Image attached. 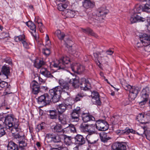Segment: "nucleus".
Returning <instances> with one entry per match:
<instances>
[{"label": "nucleus", "mask_w": 150, "mask_h": 150, "mask_svg": "<svg viewBox=\"0 0 150 150\" xmlns=\"http://www.w3.org/2000/svg\"><path fill=\"white\" fill-rule=\"evenodd\" d=\"M59 83L60 86H56L49 90V93L52 97L47 94L45 93L38 98L37 102L40 105V107L42 108L49 105L51 102V99L54 103L58 102L62 93H66L68 94V91L69 90L71 83L62 79L59 80Z\"/></svg>", "instance_id": "nucleus-1"}, {"label": "nucleus", "mask_w": 150, "mask_h": 150, "mask_svg": "<svg viewBox=\"0 0 150 150\" xmlns=\"http://www.w3.org/2000/svg\"><path fill=\"white\" fill-rule=\"evenodd\" d=\"M4 123L7 129L10 130L12 134H16L18 129H21L19 126L18 120L14 117L13 116L8 115L5 118Z\"/></svg>", "instance_id": "nucleus-2"}, {"label": "nucleus", "mask_w": 150, "mask_h": 150, "mask_svg": "<svg viewBox=\"0 0 150 150\" xmlns=\"http://www.w3.org/2000/svg\"><path fill=\"white\" fill-rule=\"evenodd\" d=\"M13 134L15 139H18L19 150H26L25 148L27 146V143L24 138L21 129H18L17 132Z\"/></svg>", "instance_id": "nucleus-3"}, {"label": "nucleus", "mask_w": 150, "mask_h": 150, "mask_svg": "<svg viewBox=\"0 0 150 150\" xmlns=\"http://www.w3.org/2000/svg\"><path fill=\"white\" fill-rule=\"evenodd\" d=\"M72 86L76 88L80 86L81 90L85 91L89 90L91 88V84L88 79L84 78H81L79 81V85L76 83L74 81L72 84Z\"/></svg>", "instance_id": "nucleus-4"}, {"label": "nucleus", "mask_w": 150, "mask_h": 150, "mask_svg": "<svg viewBox=\"0 0 150 150\" xmlns=\"http://www.w3.org/2000/svg\"><path fill=\"white\" fill-rule=\"evenodd\" d=\"M70 62V59L67 57H63L59 60L54 62L53 65L57 70L59 69H64L66 67H67L66 65Z\"/></svg>", "instance_id": "nucleus-5"}, {"label": "nucleus", "mask_w": 150, "mask_h": 150, "mask_svg": "<svg viewBox=\"0 0 150 150\" xmlns=\"http://www.w3.org/2000/svg\"><path fill=\"white\" fill-rule=\"evenodd\" d=\"M149 91V88L148 87H146L142 89L140 94L141 101L139 102L140 105H143L146 103L148 99Z\"/></svg>", "instance_id": "nucleus-6"}, {"label": "nucleus", "mask_w": 150, "mask_h": 150, "mask_svg": "<svg viewBox=\"0 0 150 150\" xmlns=\"http://www.w3.org/2000/svg\"><path fill=\"white\" fill-rule=\"evenodd\" d=\"M93 125V126H96L97 129L99 131H105L108 128L107 122L103 120H98L95 125H91L92 126Z\"/></svg>", "instance_id": "nucleus-7"}, {"label": "nucleus", "mask_w": 150, "mask_h": 150, "mask_svg": "<svg viewBox=\"0 0 150 150\" xmlns=\"http://www.w3.org/2000/svg\"><path fill=\"white\" fill-rule=\"evenodd\" d=\"M126 145L125 142H116L112 145V150H126Z\"/></svg>", "instance_id": "nucleus-8"}, {"label": "nucleus", "mask_w": 150, "mask_h": 150, "mask_svg": "<svg viewBox=\"0 0 150 150\" xmlns=\"http://www.w3.org/2000/svg\"><path fill=\"white\" fill-rule=\"evenodd\" d=\"M72 104L63 103L59 104L57 107V110L58 114L63 113L66 109L71 108Z\"/></svg>", "instance_id": "nucleus-9"}, {"label": "nucleus", "mask_w": 150, "mask_h": 150, "mask_svg": "<svg viewBox=\"0 0 150 150\" xmlns=\"http://www.w3.org/2000/svg\"><path fill=\"white\" fill-rule=\"evenodd\" d=\"M81 113V110L80 107H77L73 110L71 114L72 120L74 121L77 122L79 120V117Z\"/></svg>", "instance_id": "nucleus-10"}, {"label": "nucleus", "mask_w": 150, "mask_h": 150, "mask_svg": "<svg viewBox=\"0 0 150 150\" xmlns=\"http://www.w3.org/2000/svg\"><path fill=\"white\" fill-rule=\"evenodd\" d=\"M146 19L140 16V13L134 14L131 16L130 21L131 23L137 22H143L145 21Z\"/></svg>", "instance_id": "nucleus-11"}, {"label": "nucleus", "mask_w": 150, "mask_h": 150, "mask_svg": "<svg viewBox=\"0 0 150 150\" xmlns=\"http://www.w3.org/2000/svg\"><path fill=\"white\" fill-rule=\"evenodd\" d=\"M71 68L74 72L78 73H81L85 70L84 67L79 64L74 63L71 65Z\"/></svg>", "instance_id": "nucleus-12"}, {"label": "nucleus", "mask_w": 150, "mask_h": 150, "mask_svg": "<svg viewBox=\"0 0 150 150\" xmlns=\"http://www.w3.org/2000/svg\"><path fill=\"white\" fill-rule=\"evenodd\" d=\"M86 139L82 135L78 134L74 137L75 143L78 146L83 145L86 143Z\"/></svg>", "instance_id": "nucleus-13"}, {"label": "nucleus", "mask_w": 150, "mask_h": 150, "mask_svg": "<svg viewBox=\"0 0 150 150\" xmlns=\"http://www.w3.org/2000/svg\"><path fill=\"white\" fill-rule=\"evenodd\" d=\"M26 25L30 28L34 32V33H35L36 31V27L35 24L31 21H29L26 23ZM32 34L34 38L35 39L36 41H37L38 39V35L37 34H34L32 32Z\"/></svg>", "instance_id": "nucleus-14"}, {"label": "nucleus", "mask_w": 150, "mask_h": 150, "mask_svg": "<svg viewBox=\"0 0 150 150\" xmlns=\"http://www.w3.org/2000/svg\"><path fill=\"white\" fill-rule=\"evenodd\" d=\"M26 25L30 28L34 32V33H35L36 31V27L35 24L31 21H29L26 23ZM32 34L34 38L35 39L36 41H37L38 39V35L37 34H34L32 32Z\"/></svg>", "instance_id": "nucleus-15"}, {"label": "nucleus", "mask_w": 150, "mask_h": 150, "mask_svg": "<svg viewBox=\"0 0 150 150\" xmlns=\"http://www.w3.org/2000/svg\"><path fill=\"white\" fill-rule=\"evenodd\" d=\"M91 96L95 104L98 105H100L101 102L99 98V95L98 93L96 91H93L91 93Z\"/></svg>", "instance_id": "nucleus-16"}, {"label": "nucleus", "mask_w": 150, "mask_h": 150, "mask_svg": "<svg viewBox=\"0 0 150 150\" xmlns=\"http://www.w3.org/2000/svg\"><path fill=\"white\" fill-rule=\"evenodd\" d=\"M46 137L51 139V142L54 143H58L61 142L60 136L57 134H47Z\"/></svg>", "instance_id": "nucleus-17"}, {"label": "nucleus", "mask_w": 150, "mask_h": 150, "mask_svg": "<svg viewBox=\"0 0 150 150\" xmlns=\"http://www.w3.org/2000/svg\"><path fill=\"white\" fill-rule=\"evenodd\" d=\"M136 132L132 129H129L126 127L124 130H117L116 131V133L119 135L123 134H128L130 132L132 133H135Z\"/></svg>", "instance_id": "nucleus-18"}, {"label": "nucleus", "mask_w": 150, "mask_h": 150, "mask_svg": "<svg viewBox=\"0 0 150 150\" xmlns=\"http://www.w3.org/2000/svg\"><path fill=\"white\" fill-rule=\"evenodd\" d=\"M31 87L32 89L33 93L35 94H37L40 91V86L38 83L35 80L31 82Z\"/></svg>", "instance_id": "nucleus-19"}, {"label": "nucleus", "mask_w": 150, "mask_h": 150, "mask_svg": "<svg viewBox=\"0 0 150 150\" xmlns=\"http://www.w3.org/2000/svg\"><path fill=\"white\" fill-rule=\"evenodd\" d=\"M139 90L138 87L133 88L131 89L129 93V99L131 100H134L136 97Z\"/></svg>", "instance_id": "nucleus-20"}, {"label": "nucleus", "mask_w": 150, "mask_h": 150, "mask_svg": "<svg viewBox=\"0 0 150 150\" xmlns=\"http://www.w3.org/2000/svg\"><path fill=\"white\" fill-rule=\"evenodd\" d=\"M81 130L84 132H87L88 134H93L95 133V132L93 130H91L89 128V125L86 124L85 123H83L81 124L80 127Z\"/></svg>", "instance_id": "nucleus-21"}, {"label": "nucleus", "mask_w": 150, "mask_h": 150, "mask_svg": "<svg viewBox=\"0 0 150 150\" xmlns=\"http://www.w3.org/2000/svg\"><path fill=\"white\" fill-rule=\"evenodd\" d=\"M82 5L84 8L88 9L93 8L95 6V3L90 0H88L83 1Z\"/></svg>", "instance_id": "nucleus-22"}, {"label": "nucleus", "mask_w": 150, "mask_h": 150, "mask_svg": "<svg viewBox=\"0 0 150 150\" xmlns=\"http://www.w3.org/2000/svg\"><path fill=\"white\" fill-rule=\"evenodd\" d=\"M92 134H88L86 137V139L88 144H95L98 140L97 136L92 135Z\"/></svg>", "instance_id": "nucleus-23"}, {"label": "nucleus", "mask_w": 150, "mask_h": 150, "mask_svg": "<svg viewBox=\"0 0 150 150\" xmlns=\"http://www.w3.org/2000/svg\"><path fill=\"white\" fill-rule=\"evenodd\" d=\"M48 116L51 119H57L58 118V112L55 110H47Z\"/></svg>", "instance_id": "nucleus-24"}, {"label": "nucleus", "mask_w": 150, "mask_h": 150, "mask_svg": "<svg viewBox=\"0 0 150 150\" xmlns=\"http://www.w3.org/2000/svg\"><path fill=\"white\" fill-rule=\"evenodd\" d=\"M40 72L41 74L45 77L50 78H52L53 77V76L46 68H41L40 69Z\"/></svg>", "instance_id": "nucleus-25"}, {"label": "nucleus", "mask_w": 150, "mask_h": 150, "mask_svg": "<svg viewBox=\"0 0 150 150\" xmlns=\"http://www.w3.org/2000/svg\"><path fill=\"white\" fill-rule=\"evenodd\" d=\"M7 147V150H19L18 145L12 141L8 142Z\"/></svg>", "instance_id": "nucleus-26"}, {"label": "nucleus", "mask_w": 150, "mask_h": 150, "mask_svg": "<svg viewBox=\"0 0 150 150\" xmlns=\"http://www.w3.org/2000/svg\"><path fill=\"white\" fill-rule=\"evenodd\" d=\"M64 14L67 18H72L74 17L76 13L74 11L69 9H67L64 11Z\"/></svg>", "instance_id": "nucleus-27"}, {"label": "nucleus", "mask_w": 150, "mask_h": 150, "mask_svg": "<svg viewBox=\"0 0 150 150\" xmlns=\"http://www.w3.org/2000/svg\"><path fill=\"white\" fill-rule=\"evenodd\" d=\"M58 118L59 122L63 125L66 124L67 123V115L63 114H58Z\"/></svg>", "instance_id": "nucleus-28"}, {"label": "nucleus", "mask_w": 150, "mask_h": 150, "mask_svg": "<svg viewBox=\"0 0 150 150\" xmlns=\"http://www.w3.org/2000/svg\"><path fill=\"white\" fill-rule=\"evenodd\" d=\"M107 13V11L105 8H102L99 10L97 14L98 16L99 17V20L100 21L101 20H103Z\"/></svg>", "instance_id": "nucleus-29"}, {"label": "nucleus", "mask_w": 150, "mask_h": 150, "mask_svg": "<svg viewBox=\"0 0 150 150\" xmlns=\"http://www.w3.org/2000/svg\"><path fill=\"white\" fill-rule=\"evenodd\" d=\"M82 120L84 122H86L91 120H95L94 117L91 115L83 113L82 115Z\"/></svg>", "instance_id": "nucleus-30"}, {"label": "nucleus", "mask_w": 150, "mask_h": 150, "mask_svg": "<svg viewBox=\"0 0 150 150\" xmlns=\"http://www.w3.org/2000/svg\"><path fill=\"white\" fill-rule=\"evenodd\" d=\"M100 135L101 141L104 143L107 142L110 139L108 134L105 132L100 133Z\"/></svg>", "instance_id": "nucleus-31"}, {"label": "nucleus", "mask_w": 150, "mask_h": 150, "mask_svg": "<svg viewBox=\"0 0 150 150\" xmlns=\"http://www.w3.org/2000/svg\"><path fill=\"white\" fill-rule=\"evenodd\" d=\"M52 129L53 131L56 132H62L63 130L62 125L59 124H57L54 126L52 127Z\"/></svg>", "instance_id": "nucleus-32"}, {"label": "nucleus", "mask_w": 150, "mask_h": 150, "mask_svg": "<svg viewBox=\"0 0 150 150\" xmlns=\"http://www.w3.org/2000/svg\"><path fill=\"white\" fill-rule=\"evenodd\" d=\"M1 71L3 74L6 77L8 78V75L10 73V69L6 65H4L2 67Z\"/></svg>", "instance_id": "nucleus-33"}, {"label": "nucleus", "mask_w": 150, "mask_h": 150, "mask_svg": "<svg viewBox=\"0 0 150 150\" xmlns=\"http://www.w3.org/2000/svg\"><path fill=\"white\" fill-rule=\"evenodd\" d=\"M45 62L42 60L37 59L36 60L34 63V66L35 67L39 69L42 66L45 64Z\"/></svg>", "instance_id": "nucleus-34"}, {"label": "nucleus", "mask_w": 150, "mask_h": 150, "mask_svg": "<svg viewBox=\"0 0 150 150\" xmlns=\"http://www.w3.org/2000/svg\"><path fill=\"white\" fill-rule=\"evenodd\" d=\"M86 95L83 93H79L76 96L75 98H74V100L75 102H77L81 100L83 98L86 96Z\"/></svg>", "instance_id": "nucleus-35"}, {"label": "nucleus", "mask_w": 150, "mask_h": 150, "mask_svg": "<svg viewBox=\"0 0 150 150\" xmlns=\"http://www.w3.org/2000/svg\"><path fill=\"white\" fill-rule=\"evenodd\" d=\"M55 34L57 35L58 38L60 40H63L65 36L64 33L61 32L60 30H57L55 32Z\"/></svg>", "instance_id": "nucleus-36"}, {"label": "nucleus", "mask_w": 150, "mask_h": 150, "mask_svg": "<svg viewBox=\"0 0 150 150\" xmlns=\"http://www.w3.org/2000/svg\"><path fill=\"white\" fill-rule=\"evenodd\" d=\"M64 41L66 46L68 48L72 47L74 42L69 38H65Z\"/></svg>", "instance_id": "nucleus-37"}, {"label": "nucleus", "mask_w": 150, "mask_h": 150, "mask_svg": "<svg viewBox=\"0 0 150 150\" xmlns=\"http://www.w3.org/2000/svg\"><path fill=\"white\" fill-rule=\"evenodd\" d=\"M83 32L85 33H88L91 35L93 36L96 38L98 37L97 35L91 29L89 28L84 29L83 30Z\"/></svg>", "instance_id": "nucleus-38"}, {"label": "nucleus", "mask_w": 150, "mask_h": 150, "mask_svg": "<svg viewBox=\"0 0 150 150\" xmlns=\"http://www.w3.org/2000/svg\"><path fill=\"white\" fill-rule=\"evenodd\" d=\"M141 42L143 43L144 42V40L150 41V35H149L144 34L140 37Z\"/></svg>", "instance_id": "nucleus-39"}, {"label": "nucleus", "mask_w": 150, "mask_h": 150, "mask_svg": "<svg viewBox=\"0 0 150 150\" xmlns=\"http://www.w3.org/2000/svg\"><path fill=\"white\" fill-rule=\"evenodd\" d=\"M150 122V112H148L144 114V121L143 122L144 124L148 123Z\"/></svg>", "instance_id": "nucleus-40"}, {"label": "nucleus", "mask_w": 150, "mask_h": 150, "mask_svg": "<svg viewBox=\"0 0 150 150\" xmlns=\"http://www.w3.org/2000/svg\"><path fill=\"white\" fill-rule=\"evenodd\" d=\"M146 126H144L143 127H142L140 128L139 129V131L136 132L137 134L139 135H142L144 134L145 135V132L146 131Z\"/></svg>", "instance_id": "nucleus-41"}, {"label": "nucleus", "mask_w": 150, "mask_h": 150, "mask_svg": "<svg viewBox=\"0 0 150 150\" xmlns=\"http://www.w3.org/2000/svg\"><path fill=\"white\" fill-rule=\"evenodd\" d=\"M144 114L142 113H140L137 116L136 119L138 121L143 124H144L143 122L144 121Z\"/></svg>", "instance_id": "nucleus-42"}, {"label": "nucleus", "mask_w": 150, "mask_h": 150, "mask_svg": "<svg viewBox=\"0 0 150 150\" xmlns=\"http://www.w3.org/2000/svg\"><path fill=\"white\" fill-rule=\"evenodd\" d=\"M69 48V53L73 55L76 57L79 56L80 55V52L76 51L74 49H72L71 47L69 48Z\"/></svg>", "instance_id": "nucleus-43"}, {"label": "nucleus", "mask_w": 150, "mask_h": 150, "mask_svg": "<svg viewBox=\"0 0 150 150\" xmlns=\"http://www.w3.org/2000/svg\"><path fill=\"white\" fill-rule=\"evenodd\" d=\"M142 11L146 13H150V6L147 4L143 5Z\"/></svg>", "instance_id": "nucleus-44"}, {"label": "nucleus", "mask_w": 150, "mask_h": 150, "mask_svg": "<svg viewBox=\"0 0 150 150\" xmlns=\"http://www.w3.org/2000/svg\"><path fill=\"white\" fill-rule=\"evenodd\" d=\"M66 128L68 130H69L71 132L75 133L76 132V128L73 125H68V126Z\"/></svg>", "instance_id": "nucleus-45"}, {"label": "nucleus", "mask_w": 150, "mask_h": 150, "mask_svg": "<svg viewBox=\"0 0 150 150\" xmlns=\"http://www.w3.org/2000/svg\"><path fill=\"white\" fill-rule=\"evenodd\" d=\"M143 6L141 5H138L134 9V11L135 12V14L140 13V11H142Z\"/></svg>", "instance_id": "nucleus-46"}, {"label": "nucleus", "mask_w": 150, "mask_h": 150, "mask_svg": "<svg viewBox=\"0 0 150 150\" xmlns=\"http://www.w3.org/2000/svg\"><path fill=\"white\" fill-rule=\"evenodd\" d=\"M42 52L43 54L46 56H48L50 54V50L47 48L43 49Z\"/></svg>", "instance_id": "nucleus-47"}, {"label": "nucleus", "mask_w": 150, "mask_h": 150, "mask_svg": "<svg viewBox=\"0 0 150 150\" xmlns=\"http://www.w3.org/2000/svg\"><path fill=\"white\" fill-rule=\"evenodd\" d=\"M4 128L0 124V137H1L6 134Z\"/></svg>", "instance_id": "nucleus-48"}, {"label": "nucleus", "mask_w": 150, "mask_h": 150, "mask_svg": "<svg viewBox=\"0 0 150 150\" xmlns=\"http://www.w3.org/2000/svg\"><path fill=\"white\" fill-rule=\"evenodd\" d=\"M8 85V83L6 82L2 81H0V88H4L6 87Z\"/></svg>", "instance_id": "nucleus-49"}, {"label": "nucleus", "mask_w": 150, "mask_h": 150, "mask_svg": "<svg viewBox=\"0 0 150 150\" xmlns=\"http://www.w3.org/2000/svg\"><path fill=\"white\" fill-rule=\"evenodd\" d=\"M124 88L127 91H129L130 92V90L131 89H132L133 88H136L134 86H131L130 85H125L124 87Z\"/></svg>", "instance_id": "nucleus-50"}, {"label": "nucleus", "mask_w": 150, "mask_h": 150, "mask_svg": "<svg viewBox=\"0 0 150 150\" xmlns=\"http://www.w3.org/2000/svg\"><path fill=\"white\" fill-rule=\"evenodd\" d=\"M145 135L146 139L150 141V131L146 130Z\"/></svg>", "instance_id": "nucleus-51"}, {"label": "nucleus", "mask_w": 150, "mask_h": 150, "mask_svg": "<svg viewBox=\"0 0 150 150\" xmlns=\"http://www.w3.org/2000/svg\"><path fill=\"white\" fill-rule=\"evenodd\" d=\"M37 23L38 24V27L40 32H42V29L43 28L42 23L40 22H39V20L37 21Z\"/></svg>", "instance_id": "nucleus-52"}, {"label": "nucleus", "mask_w": 150, "mask_h": 150, "mask_svg": "<svg viewBox=\"0 0 150 150\" xmlns=\"http://www.w3.org/2000/svg\"><path fill=\"white\" fill-rule=\"evenodd\" d=\"M44 128V127L41 124L38 125H37V128H36V130L38 132H39L40 130L43 129Z\"/></svg>", "instance_id": "nucleus-53"}, {"label": "nucleus", "mask_w": 150, "mask_h": 150, "mask_svg": "<svg viewBox=\"0 0 150 150\" xmlns=\"http://www.w3.org/2000/svg\"><path fill=\"white\" fill-rule=\"evenodd\" d=\"M57 8L59 11H62V15H64V11L65 9H64L63 8H62L61 4H59Z\"/></svg>", "instance_id": "nucleus-54"}, {"label": "nucleus", "mask_w": 150, "mask_h": 150, "mask_svg": "<svg viewBox=\"0 0 150 150\" xmlns=\"http://www.w3.org/2000/svg\"><path fill=\"white\" fill-rule=\"evenodd\" d=\"M22 43L25 48L27 49L29 48V45L24 40H22Z\"/></svg>", "instance_id": "nucleus-55"}, {"label": "nucleus", "mask_w": 150, "mask_h": 150, "mask_svg": "<svg viewBox=\"0 0 150 150\" xmlns=\"http://www.w3.org/2000/svg\"><path fill=\"white\" fill-rule=\"evenodd\" d=\"M17 38L18 40V41H21L22 42V40H24V35H20L17 36Z\"/></svg>", "instance_id": "nucleus-56"}, {"label": "nucleus", "mask_w": 150, "mask_h": 150, "mask_svg": "<svg viewBox=\"0 0 150 150\" xmlns=\"http://www.w3.org/2000/svg\"><path fill=\"white\" fill-rule=\"evenodd\" d=\"M57 147H52L50 149V150H60V146L59 145H57Z\"/></svg>", "instance_id": "nucleus-57"}, {"label": "nucleus", "mask_w": 150, "mask_h": 150, "mask_svg": "<svg viewBox=\"0 0 150 150\" xmlns=\"http://www.w3.org/2000/svg\"><path fill=\"white\" fill-rule=\"evenodd\" d=\"M113 53V52L111 50H109L107 51L106 52V54L109 55H111Z\"/></svg>", "instance_id": "nucleus-58"}, {"label": "nucleus", "mask_w": 150, "mask_h": 150, "mask_svg": "<svg viewBox=\"0 0 150 150\" xmlns=\"http://www.w3.org/2000/svg\"><path fill=\"white\" fill-rule=\"evenodd\" d=\"M38 80L40 84H41L43 83H44L45 82V81L40 77H38Z\"/></svg>", "instance_id": "nucleus-59"}, {"label": "nucleus", "mask_w": 150, "mask_h": 150, "mask_svg": "<svg viewBox=\"0 0 150 150\" xmlns=\"http://www.w3.org/2000/svg\"><path fill=\"white\" fill-rule=\"evenodd\" d=\"M96 60V62L97 64L99 67H101V64L99 61L98 60V59Z\"/></svg>", "instance_id": "nucleus-60"}, {"label": "nucleus", "mask_w": 150, "mask_h": 150, "mask_svg": "<svg viewBox=\"0 0 150 150\" xmlns=\"http://www.w3.org/2000/svg\"><path fill=\"white\" fill-rule=\"evenodd\" d=\"M93 55L94 57L96 58V59H98V54L96 53H93Z\"/></svg>", "instance_id": "nucleus-61"}, {"label": "nucleus", "mask_w": 150, "mask_h": 150, "mask_svg": "<svg viewBox=\"0 0 150 150\" xmlns=\"http://www.w3.org/2000/svg\"><path fill=\"white\" fill-rule=\"evenodd\" d=\"M68 140H69V141H67V142H66V141H65V142L66 143V144L67 145H70L71 143V142L70 140L69 139H68Z\"/></svg>", "instance_id": "nucleus-62"}, {"label": "nucleus", "mask_w": 150, "mask_h": 150, "mask_svg": "<svg viewBox=\"0 0 150 150\" xmlns=\"http://www.w3.org/2000/svg\"><path fill=\"white\" fill-rule=\"evenodd\" d=\"M40 88L42 89H44V90H45L47 89V88L46 86H40Z\"/></svg>", "instance_id": "nucleus-63"}, {"label": "nucleus", "mask_w": 150, "mask_h": 150, "mask_svg": "<svg viewBox=\"0 0 150 150\" xmlns=\"http://www.w3.org/2000/svg\"><path fill=\"white\" fill-rule=\"evenodd\" d=\"M63 5V8H64V9H66L67 6V4L65 3H62Z\"/></svg>", "instance_id": "nucleus-64"}]
</instances>
